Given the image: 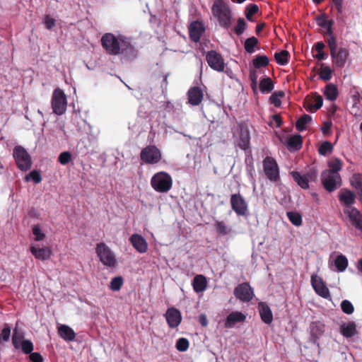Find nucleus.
<instances>
[{
    "label": "nucleus",
    "instance_id": "603ef678",
    "mask_svg": "<svg viewBox=\"0 0 362 362\" xmlns=\"http://www.w3.org/2000/svg\"><path fill=\"white\" fill-rule=\"evenodd\" d=\"M332 145L329 141H324L318 149V152L320 155L325 156L332 151Z\"/></svg>",
    "mask_w": 362,
    "mask_h": 362
},
{
    "label": "nucleus",
    "instance_id": "39448f33",
    "mask_svg": "<svg viewBox=\"0 0 362 362\" xmlns=\"http://www.w3.org/2000/svg\"><path fill=\"white\" fill-rule=\"evenodd\" d=\"M13 157L18 168L21 171H27L31 168V156L22 146H16L14 147L13 150Z\"/></svg>",
    "mask_w": 362,
    "mask_h": 362
},
{
    "label": "nucleus",
    "instance_id": "864d4df0",
    "mask_svg": "<svg viewBox=\"0 0 362 362\" xmlns=\"http://www.w3.org/2000/svg\"><path fill=\"white\" fill-rule=\"evenodd\" d=\"M21 346L22 351L25 354H30L33 351V344L30 340H23Z\"/></svg>",
    "mask_w": 362,
    "mask_h": 362
},
{
    "label": "nucleus",
    "instance_id": "ddd939ff",
    "mask_svg": "<svg viewBox=\"0 0 362 362\" xmlns=\"http://www.w3.org/2000/svg\"><path fill=\"white\" fill-rule=\"evenodd\" d=\"M312 93L308 95L303 101V107L310 112H315L322 106L323 99L321 95Z\"/></svg>",
    "mask_w": 362,
    "mask_h": 362
},
{
    "label": "nucleus",
    "instance_id": "774afa93",
    "mask_svg": "<svg viewBox=\"0 0 362 362\" xmlns=\"http://www.w3.org/2000/svg\"><path fill=\"white\" fill-rule=\"evenodd\" d=\"M360 97L359 92H355V93L351 96V102L352 103L353 107H356L359 102Z\"/></svg>",
    "mask_w": 362,
    "mask_h": 362
},
{
    "label": "nucleus",
    "instance_id": "ea45409f",
    "mask_svg": "<svg viewBox=\"0 0 362 362\" xmlns=\"http://www.w3.org/2000/svg\"><path fill=\"white\" fill-rule=\"evenodd\" d=\"M258 40L255 37H251L245 40L244 47L247 52L252 54L255 52L254 47L257 45Z\"/></svg>",
    "mask_w": 362,
    "mask_h": 362
},
{
    "label": "nucleus",
    "instance_id": "5701e85b",
    "mask_svg": "<svg viewBox=\"0 0 362 362\" xmlns=\"http://www.w3.org/2000/svg\"><path fill=\"white\" fill-rule=\"evenodd\" d=\"M245 319L246 317L243 313L238 311L232 312L226 317L225 327L231 328L235 324L244 322Z\"/></svg>",
    "mask_w": 362,
    "mask_h": 362
},
{
    "label": "nucleus",
    "instance_id": "2eb2a0df",
    "mask_svg": "<svg viewBox=\"0 0 362 362\" xmlns=\"http://www.w3.org/2000/svg\"><path fill=\"white\" fill-rule=\"evenodd\" d=\"M310 281L313 289L317 295L324 298H328L330 296L329 291L321 277L317 274H313Z\"/></svg>",
    "mask_w": 362,
    "mask_h": 362
},
{
    "label": "nucleus",
    "instance_id": "4be33fe9",
    "mask_svg": "<svg viewBox=\"0 0 362 362\" xmlns=\"http://www.w3.org/2000/svg\"><path fill=\"white\" fill-rule=\"evenodd\" d=\"M258 310L262 320L265 324H271L273 321V315L269 305L265 302H259L258 303Z\"/></svg>",
    "mask_w": 362,
    "mask_h": 362
},
{
    "label": "nucleus",
    "instance_id": "2f4dec72",
    "mask_svg": "<svg viewBox=\"0 0 362 362\" xmlns=\"http://www.w3.org/2000/svg\"><path fill=\"white\" fill-rule=\"evenodd\" d=\"M250 136L247 130L241 129L239 139L238 141V146L243 150H247L250 147Z\"/></svg>",
    "mask_w": 362,
    "mask_h": 362
},
{
    "label": "nucleus",
    "instance_id": "a211bd4d",
    "mask_svg": "<svg viewBox=\"0 0 362 362\" xmlns=\"http://www.w3.org/2000/svg\"><path fill=\"white\" fill-rule=\"evenodd\" d=\"M133 247L139 253H145L148 250V243L141 235L134 233L129 238Z\"/></svg>",
    "mask_w": 362,
    "mask_h": 362
},
{
    "label": "nucleus",
    "instance_id": "f704fd0d",
    "mask_svg": "<svg viewBox=\"0 0 362 362\" xmlns=\"http://www.w3.org/2000/svg\"><path fill=\"white\" fill-rule=\"evenodd\" d=\"M334 265L337 272H342L346 269L348 266V259L344 255H339L336 257L334 260Z\"/></svg>",
    "mask_w": 362,
    "mask_h": 362
},
{
    "label": "nucleus",
    "instance_id": "09e8293b",
    "mask_svg": "<svg viewBox=\"0 0 362 362\" xmlns=\"http://www.w3.org/2000/svg\"><path fill=\"white\" fill-rule=\"evenodd\" d=\"M246 28L247 23L242 18H239L238 19L237 25L234 28V31L235 34H237L238 35H240L244 33Z\"/></svg>",
    "mask_w": 362,
    "mask_h": 362
},
{
    "label": "nucleus",
    "instance_id": "c756f323",
    "mask_svg": "<svg viewBox=\"0 0 362 362\" xmlns=\"http://www.w3.org/2000/svg\"><path fill=\"white\" fill-rule=\"evenodd\" d=\"M303 146L302 136L299 134L291 136L287 141V148L291 151H298Z\"/></svg>",
    "mask_w": 362,
    "mask_h": 362
},
{
    "label": "nucleus",
    "instance_id": "1a4fd4ad",
    "mask_svg": "<svg viewBox=\"0 0 362 362\" xmlns=\"http://www.w3.org/2000/svg\"><path fill=\"white\" fill-rule=\"evenodd\" d=\"M263 169L266 177L272 182L279 180V169L275 159L270 156H267L263 160Z\"/></svg>",
    "mask_w": 362,
    "mask_h": 362
},
{
    "label": "nucleus",
    "instance_id": "3c124183",
    "mask_svg": "<svg viewBox=\"0 0 362 362\" xmlns=\"http://www.w3.org/2000/svg\"><path fill=\"white\" fill-rule=\"evenodd\" d=\"M341 310L347 314V315H351L354 313V305H352V303L348 300H344L341 303Z\"/></svg>",
    "mask_w": 362,
    "mask_h": 362
},
{
    "label": "nucleus",
    "instance_id": "aec40b11",
    "mask_svg": "<svg viewBox=\"0 0 362 362\" xmlns=\"http://www.w3.org/2000/svg\"><path fill=\"white\" fill-rule=\"evenodd\" d=\"M338 198L341 203L350 208L355 203L356 194L350 189L344 188L339 193Z\"/></svg>",
    "mask_w": 362,
    "mask_h": 362
},
{
    "label": "nucleus",
    "instance_id": "a19ab883",
    "mask_svg": "<svg viewBox=\"0 0 362 362\" xmlns=\"http://www.w3.org/2000/svg\"><path fill=\"white\" fill-rule=\"evenodd\" d=\"M124 284V279L122 276L114 277L110 284V289L113 291H118L121 289Z\"/></svg>",
    "mask_w": 362,
    "mask_h": 362
},
{
    "label": "nucleus",
    "instance_id": "423d86ee",
    "mask_svg": "<svg viewBox=\"0 0 362 362\" xmlns=\"http://www.w3.org/2000/svg\"><path fill=\"white\" fill-rule=\"evenodd\" d=\"M95 252L100 261L106 267H115L117 264V259L115 255L104 243L96 245Z\"/></svg>",
    "mask_w": 362,
    "mask_h": 362
},
{
    "label": "nucleus",
    "instance_id": "6e6d98bb",
    "mask_svg": "<svg viewBox=\"0 0 362 362\" xmlns=\"http://www.w3.org/2000/svg\"><path fill=\"white\" fill-rule=\"evenodd\" d=\"M11 327L8 324H5L4 329L0 334V342L8 341L11 337Z\"/></svg>",
    "mask_w": 362,
    "mask_h": 362
},
{
    "label": "nucleus",
    "instance_id": "69168bd1",
    "mask_svg": "<svg viewBox=\"0 0 362 362\" xmlns=\"http://www.w3.org/2000/svg\"><path fill=\"white\" fill-rule=\"evenodd\" d=\"M273 123H275L276 127H279L282 124V119L279 115H272V122L269 123V125L272 126Z\"/></svg>",
    "mask_w": 362,
    "mask_h": 362
},
{
    "label": "nucleus",
    "instance_id": "6ab92c4d",
    "mask_svg": "<svg viewBox=\"0 0 362 362\" xmlns=\"http://www.w3.org/2000/svg\"><path fill=\"white\" fill-rule=\"evenodd\" d=\"M349 56V50L344 47H340L334 55H331L333 63L337 67H344L346 64V60Z\"/></svg>",
    "mask_w": 362,
    "mask_h": 362
},
{
    "label": "nucleus",
    "instance_id": "e2e57ef3",
    "mask_svg": "<svg viewBox=\"0 0 362 362\" xmlns=\"http://www.w3.org/2000/svg\"><path fill=\"white\" fill-rule=\"evenodd\" d=\"M332 72L329 67L327 66L322 69L320 74V77L325 80H329L331 78Z\"/></svg>",
    "mask_w": 362,
    "mask_h": 362
},
{
    "label": "nucleus",
    "instance_id": "bf43d9fd",
    "mask_svg": "<svg viewBox=\"0 0 362 362\" xmlns=\"http://www.w3.org/2000/svg\"><path fill=\"white\" fill-rule=\"evenodd\" d=\"M33 233L35 235V240L36 241L42 240L45 238V234L42 231L39 225L33 226Z\"/></svg>",
    "mask_w": 362,
    "mask_h": 362
},
{
    "label": "nucleus",
    "instance_id": "bb28decb",
    "mask_svg": "<svg viewBox=\"0 0 362 362\" xmlns=\"http://www.w3.org/2000/svg\"><path fill=\"white\" fill-rule=\"evenodd\" d=\"M356 325L353 321L342 323L340 326V333L346 338H350L357 334Z\"/></svg>",
    "mask_w": 362,
    "mask_h": 362
},
{
    "label": "nucleus",
    "instance_id": "f03ea898",
    "mask_svg": "<svg viewBox=\"0 0 362 362\" xmlns=\"http://www.w3.org/2000/svg\"><path fill=\"white\" fill-rule=\"evenodd\" d=\"M211 11L221 27L228 29L230 26L232 12L227 1L215 0L211 7Z\"/></svg>",
    "mask_w": 362,
    "mask_h": 362
},
{
    "label": "nucleus",
    "instance_id": "0eeeda50",
    "mask_svg": "<svg viewBox=\"0 0 362 362\" xmlns=\"http://www.w3.org/2000/svg\"><path fill=\"white\" fill-rule=\"evenodd\" d=\"M322 185L328 192L337 190L342 185V180L340 175L331 174L329 172L322 171L320 176Z\"/></svg>",
    "mask_w": 362,
    "mask_h": 362
},
{
    "label": "nucleus",
    "instance_id": "cd10ccee",
    "mask_svg": "<svg viewBox=\"0 0 362 362\" xmlns=\"http://www.w3.org/2000/svg\"><path fill=\"white\" fill-rule=\"evenodd\" d=\"M207 286L206 278L202 274L195 276L192 281V287L196 293H201L206 290Z\"/></svg>",
    "mask_w": 362,
    "mask_h": 362
},
{
    "label": "nucleus",
    "instance_id": "412c9836",
    "mask_svg": "<svg viewBox=\"0 0 362 362\" xmlns=\"http://www.w3.org/2000/svg\"><path fill=\"white\" fill-rule=\"evenodd\" d=\"M204 31V28L202 23L192 22L189 28L190 39L194 42H199Z\"/></svg>",
    "mask_w": 362,
    "mask_h": 362
},
{
    "label": "nucleus",
    "instance_id": "680f3d73",
    "mask_svg": "<svg viewBox=\"0 0 362 362\" xmlns=\"http://www.w3.org/2000/svg\"><path fill=\"white\" fill-rule=\"evenodd\" d=\"M29 358L32 362H43L42 356L37 352L30 353Z\"/></svg>",
    "mask_w": 362,
    "mask_h": 362
},
{
    "label": "nucleus",
    "instance_id": "7ed1b4c3",
    "mask_svg": "<svg viewBox=\"0 0 362 362\" xmlns=\"http://www.w3.org/2000/svg\"><path fill=\"white\" fill-rule=\"evenodd\" d=\"M294 181L303 189H308L309 182H316L318 177V169L316 166H310L304 174H300L298 171H291L290 173Z\"/></svg>",
    "mask_w": 362,
    "mask_h": 362
},
{
    "label": "nucleus",
    "instance_id": "49530a36",
    "mask_svg": "<svg viewBox=\"0 0 362 362\" xmlns=\"http://www.w3.org/2000/svg\"><path fill=\"white\" fill-rule=\"evenodd\" d=\"M25 180L28 182L33 180L35 184H38L42 181V176L40 171L33 170L25 175Z\"/></svg>",
    "mask_w": 362,
    "mask_h": 362
},
{
    "label": "nucleus",
    "instance_id": "72a5a7b5",
    "mask_svg": "<svg viewBox=\"0 0 362 362\" xmlns=\"http://www.w3.org/2000/svg\"><path fill=\"white\" fill-rule=\"evenodd\" d=\"M188 103L192 105H198L203 100V92H187Z\"/></svg>",
    "mask_w": 362,
    "mask_h": 362
},
{
    "label": "nucleus",
    "instance_id": "37998d69",
    "mask_svg": "<svg viewBox=\"0 0 362 362\" xmlns=\"http://www.w3.org/2000/svg\"><path fill=\"white\" fill-rule=\"evenodd\" d=\"M269 62V58L265 55L257 56L253 59V65L255 68L266 66Z\"/></svg>",
    "mask_w": 362,
    "mask_h": 362
},
{
    "label": "nucleus",
    "instance_id": "13d9d810",
    "mask_svg": "<svg viewBox=\"0 0 362 362\" xmlns=\"http://www.w3.org/2000/svg\"><path fill=\"white\" fill-rule=\"evenodd\" d=\"M71 160V153L69 151H64L61 153L58 157V161L62 165L68 164Z\"/></svg>",
    "mask_w": 362,
    "mask_h": 362
},
{
    "label": "nucleus",
    "instance_id": "58836bf2",
    "mask_svg": "<svg viewBox=\"0 0 362 362\" xmlns=\"http://www.w3.org/2000/svg\"><path fill=\"white\" fill-rule=\"evenodd\" d=\"M215 228L216 232L221 235H228L231 230L222 221H216Z\"/></svg>",
    "mask_w": 362,
    "mask_h": 362
},
{
    "label": "nucleus",
    "instance_id": "dca6fc26",
    "mask_svg": "<svg viewBox=\"0 0 362 362\" xmlns=\"http://www.w3.org/2000/svg\"><path fill=\"white\" fill-rule=\"evenodd\" d=\"M165 317L170 328L177 327L182 321V315L180 310L173 307L167 310Z\"/></svg>",
    "mask_w": 362,
    "mask_h": 362
},
{
    "label": "nucleus",
    "instance_id": "c9c22d12",
    "mask_svg": "<svg viewBox=\"0 0 362 362\" xmlns=\"http://www.w3.org/2000/svg\"><path fill=\"white\" fill-rule=\"evenodd\" d=\"M312 120L311 116L309 115H303L301 116L296 123V128L298 131L302 132L306 129V125Z\"/></svg>",
    "mask_w": 362,
    "mask_h": 362
},
{
    "label": "nucleus",
    "instance_id": "5fc2aeb1",
    "mask_svg": "<svg viewBox=\"0 0 362 362\" xmlns=\"http://www.w3.org/2000/svg\"><path fill=\"white\" fill-rule=\"evenodd\" d=\"M189 341L186 338H180L175 344L176 349L179 351H185L189 348Z\"/></svg>",
    "mask_w": 362,
    "mask_h": 362
},
{
    "label": "nucleus",
    "instance_id": "a18cd8bd",
    "mask_svg": "<svg viewBox=\"0 0 362 362\" xmlns=\"http://www.w3.org/2000/svg\"><path fill=\"white\" fill-rule=\"evenodd\" d=\"M274 89V83L269 77L262 78L259 83V90H272Z\"/></svg>",
    "mask_w": 362,
    "mask_h": 362
},
{
    "label": "nucleus",
    "instance_id": "f257e3e1",
    "mask_svg": "<svg viewBox=\"0 0 362 362\" xmlns=\"http://www.w3.org/2000/svg\"><path fill=\"white\" fill-rule=\"evenodd\" d=\"M101 43L110 54H122L129 59L136 57L137 50L132 44L131 39L122 35H115L112 33H105L101 38Z\"/></svg>",
    "mask_w": 362,
    "mask_h": 362
},
{
    "label": "nucleus",
    "instance_id": "20e7f679",
    "mask_svg": "<svg viewBox=\"0 0 362 362\" xmlns=\"http://www.w3.org/2000/svg\"><path fill=\"white\" fill-rule=\"evenodd\" d=\"M151 185L155 191L165 193L170 190L173 187V178L166 172H158L151 177Z\"/></svg>",
    "mask_w": 362,
    "mask_h": 362
},
{
    "label": "nucleus",
    "instance_id": "f3484780",
    "mask_svg": "<svg viewBox=\"0 0 362 362\" xmlns=\"http://www.w3.org/2000/svg\"><path fill=\"white\" fill-rule=\"evenodd\" d=\"M310 341L314 344L317 343L318 339L325 332V325L320 321L312 322L309 327Z\"/></svg>",
    "mask_w": 362,
    "mask_h": 362
},
{
    "label": "nucleus",
    "instance_id": "052dcab7",
    "mask_svg": "<svg viewBox=\"0 0 362 362\" xmlns=\"http://www.w3.org/2000/svg\"><path fill=\"white\" fill-rule=\"evenodd\" d=\"M259 8L258 6L255 4H250L247 7V13H246V18L248 20H250V17L257 13Z\"/></svg>",
    "mask_w": 362,
    "mask_h": 362
},
{
    "label": "nucleus",
    "instance_id": "338daca9",
    "mask_svg": "<svg viewBox=\"0 0 362 362\" xmlns=\"http://www.w3.org/2000/svg\"><path fill=\"white\" fill-rule=\"evenodd\" d=\"M45 24L47 29H51L55 26V20L47 15L45 18Z\"/></svg>",
    "mask_w": 362,
    "mask_h": 362
},
{
    "label": "nucleus",
    "instance_id": "4d7b16f0",
    "mask_svg": "<svg viewBox=\"0 0 362 362\" xmlns=\"http://www.w3.org/2000/svg\"><path fill=\"white\" fill-rule=\"evenodd\" d=\"M317 24L321 26L324 27L327 29V34H332V21H327L325 18H319L317 20Z\"/></svg>",
    "mask_w": 362,
    "mask_h": 362
},
{
    "label": "nucleus",
    "instance_id": "79ce46f5",
    "mask_svg": "<svg viewBox=\"0 0 362 362\" xmlns=\"http://www.w3.org/2000/svg\"><path fill=\"white\" fill-rule=\"evenodd\" d=\"M325 44L322 42H317L315 44V49L317 52L314 57L318 60L325 59L327 56L323 52Z\"/></svg>",
    "mask_w": 362,
    "mask_h": 362
},
{
    "label": "nucleus",
    "instance_id": "8fccbe9b",
    "mask_svg": "<svg viewBox=\"0 0 362 362\" xmlns=\"http://www.w3.org/2000/svg\"><path fill=\"white\" fill-rule=\"evenodd\" d=\"M23 334L22 333H18L16 329L14 330V333L12 337V343L15 349H18L20 348V344L23 339Z\"/></svg>",
    "mask_w": 362,
    "mask_h": 362
},
{
    "label": "nucleus",
    "instance_id": "c03bdc74",
    "mask_svg": "<svg viewBox=\"0 0 362 362\" xmlns=\"http://www.w3.org/2000/svg\"><path fill=\"white\" fill-rule=\"evenodd\" d=\"M284 96V92H274L269 98V102L275 107H279L281 105V98Z\"/></svg>",
    "mask_w": 362,
    "mask_h": 362
},
{
    "label": "nucleus",
    "instance_id": "6e6552de",
    "mask_svg": "<svg viewBox=\"0 0 362 362\" xmlns=\"http://www.w3.org/2000/svg\"><path fill=\"white\" fill-rule=\"evenodd\" d=\"M140 158L146 164L155 165L160 161L162 154L156 146L149 145L141 150Z\"/></svg>",
    "mask_w": 362,
    "mask_h": 362
},
{
    "label": "nucleus",
    "instance_id": "0e129e2a",
    "mask_svg": "<svg viewBox=\"0 0 362 362\" xmlns=\"http://www.w3.org/2000/svg\"><path fill=\"white\" fill-rule=\"evenodd\" d=\"M332 126V124L331 122H325L322 124V127H321L322 132L325 135L329 134Z\"/></svg>",
    "mask_w": 362,
    "mask_h": 362
},
{
    "label": "nucleus",
    "instance_id": "473e14b6",
    "mask_svg": "<svg viewBox=\"0 0 362 362\" xmlns=\"http://www.w3.org/2000/svg\"><path fill=\"white\" fill-rule=\"evenodd\" d=\"M329 169L323 170L324 172H329L331 174L339 175V172L341 170L343 163L339 158L332 159L327 163Z\"/></svg>",
    "mask_w": 362,
    "mask_h": 362
},
{
    "label": "nucleus",
    "instance_id": "393cba45",
    "mask_svg": "<svg viewBox=\"0 0 362 362\" xmlns=\"http://www.w3.org/2000/svg\"><path fill=\"white\" fill-rule=\"evenodd\" d=\"M344 214L348 215L350 222L356 228L362 224V214L356 208H348L344 210Z\"/></svg>",
    "mask_w": 362,
    "mask_h": 362
},
{
    "label": "nucleus",
    "instance_id": "b1692460",
    "mask_svg": "<svg viewBox=\"0 0 362 362\" xmlns=\"http://www.w3.org/2000/svg\"><path fill=\"white\" fill-rule=\"evenodd\" d=\"M344 214L348 215L350 222L356 228L362 224V214L356 208H348L344 210Z\"/></svg>",
    "mask_w": 362,
    "mask_h": 362
},
{
    "label": "nucleus",
    "instance_id": "e433bc0d",
    "mask_svg": "<svg viewBox=\"0 0 362 362\" xmlns=\"http://www.w3.org/2000/svg\"><path fill=\"white\" fill-rule=\"evenodd\" d=\"M288 220L296 226H299L302 224V216L298 212L288 211L286 213Z\"/></svg>",
    "mask_w": 362,
    "mask_h": 362
},
{
    "label": "nucleus",
    "instance_id": "a878e982",
    "mask_svg": "<svg viewBox=\"0 0 362 362\" xmlns=\"http://www.w3.org/2000/svg\"><path fill=\"white\" fill-rule=\"evenodd\" d=\"M30 250L36 259L42 261L49 259L52 255V250L49 247L37 248L35 246H31Z\"/></svg>",
    "mask_w": 362,
    "mask_h": 362
},
{
    "label": "nucleus",
    "instance_id": "7c9ffc66",
    "mask_svg": "<svg viewBox=\"0 0 362 362\" xmlns=\"http://www.w3.org/2000/svg\"><path fill=\"white\" fill-rule=\"evenodd\" d=\"M350 185L358 196L362 197V174L354 173L350 178Z\"/></svg>",
    "mask_w": 362,
    "mask_h": 362
},
{
    "label": "nucleus",
    "instance_id": "4c0bfd02",
    "mask_svg": "<svg viewBox=\"0 0 362 362\" xmlns=\"http://www.w3.org/2000/svg\"><path fill=\"white\" fill-rule=\"evenodd\" d=\"M289 53L286 50H282L280 52H276L274 54L276 62L280 65H285L288 63Z\"/></svg>",
    "mask_w": 362,
    "mask_h": 362
},
{
    "label": "nucleus",
    "instance_id": "f8f14e48",
    "mask_svg": "<svg viewBox=\"0 0 362 362\" xmlns=\"http://www.w3.org/2000/svg\"><path fill=\"white\" fill-rule=\"evenodd\" d=\"M234 295L243 302H249L253 298L254 292L249 283L245 282L238 284L235 288Z\"/></svg>",
    "mask_w": 362,
    "mask_h": 362
},
{
    "label": "nucleus",
    "instance_id": "4468645a",
    "mask_svg": "<svg viewBox=\"0 0 362 362\" xmlns=\"http://www.w3.org/2000/svg\"><path fill=\"white\" fill-rule=\"evenodd\" d=\"M206 59L209 66L216 71H223L225 67L224 60L221 55L211 50L206 53Z\"/></svg>",
    "mask_w": 362,
    "mask_h": 362
},
{
    "label": "nucleus",
    "instance_id": "9b49d317",
    "mask_svg": "<svg viewBox=\"0 0 362 362\" xmlns=\"http://www.w3.org/2000/svg\"><path fill=\"white\" fill-rule=\"evenodd\" d=\"M230 203L232 209L238 216H245L247 215L248 211L247 204L239 192L231 194Z\"/></svg>",
    "mask_w": 362,
    "mask_h": 362
},
{
    "label": "nucleus",
    "instance_id": "9d476101",
    "mask_svg": "<svg viewBox=\"0 0 362 362\" xmlns=\"http://www.w3.org/2000/svg\"><path fill=\"white\" fill-rule=\"evenodd\" d=\"M51 103L54 114L57 115H63L67 107V99L64 92H53Z\"/></svg>",
    "mask_w": 362,
    "mask_h": 362
},
{
    "label": "nucleus",
    "instance_id": "c85d7f7f",
    "mask_svg": "<svg viewBox=\"0 0 362 362\" xmlns=\"http://www.w3.org/2000/svg\"><path fill=\"white\" fill-rule=\"evenodd\" d=\"M58 334L63 339L68 341H74L76 337L73 329L65 325H61L58 327Z\"/></svg>",
    "mask_w": 362,
    "mask_h": 362
},
{
    "label": "nucleus",
    "instance_id": "de8ad7c7",
    "mask_svg": "<svg viewBox=\"0 0 362 362\" xmlns=\"http://www.w3.org/2000/svg\"><path fill=\"white\" fill-rule=\"evenodd\" d=\"M328 35H329V37H328L327 41L328 47L330 49V55H334V53L338 50L337 39L333 35V33L332 34H328Z\"/></svg>",
    "mask_w": 362,
    "mask_h": 362
}]
</instances>
